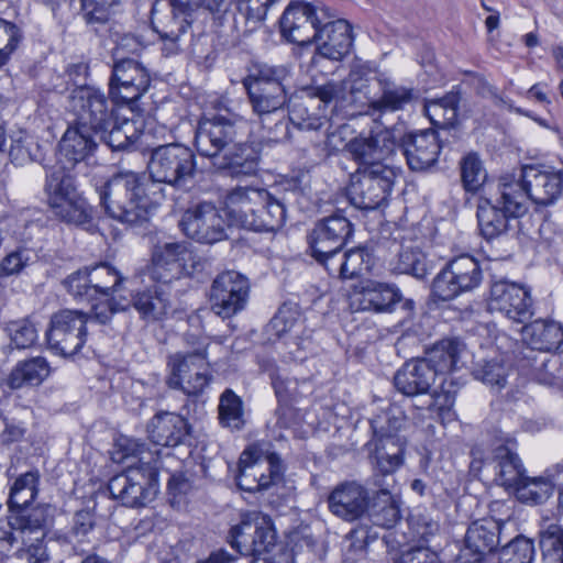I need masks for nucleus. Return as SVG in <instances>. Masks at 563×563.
Returning a JSON list of instances; mask_svg holds the SVG:
<instances>
[{
    "label": "nucleus",
    "instance_id": "64",
    "mask_svg": "<svg viewBox=\"0 0 563 563\" xmlns=\"http://www.w3.org/2000/svg\"><path fill=\"white\" fill-rule=\"evenodd\" d=\"M21 40L19 27L0 19V67L3 66Z\"/></svg>",
    "mask_w": 563,
    "mask_h": 563
},
{
    "label": "nucleus",
    "instance_id": "43",
    "mask_svg": "<svg viewBox=\"0 0 563 563\" xmlns=\"http://www.w3.org/2000/svg\"><path fill=\"white\" fill-rule=\"evenodd\" d=\"M96 135L112 151H125L136 143L140 131L134 121L117 117L110 128H106L104 132H97Z\"/></svg>",
    "mask_w": 563,
    "mask_h": 563
},
{
    "label": "nucleus",
    "instance_id": "8",
    "mask_svg": "<svg viewBox=\"0 0 563 563\" xmlns=\"http://www.w3.org/2000/svg\"><path fill=\"white\" fill-rule=\"evenodd\" d=\"M283 475L284 465L277 453L252 445L240 456L236 484L245 492H261L279 483Z\"/></svg>",
    "mask_w": 563,
    "mask_h": 563
},
{
    "label": "nucleus",
    "instance_id": "45",
    "mask_svg": "<svg viewBox=\"0 0 563 563\" xmlns=\"http://www.w3.org/2000/svg\"><path fill=\"white\" fill-rule=\"evenodd\" d=\"M41 473L32 468L15 477L10 486L8 508L31 506L40 493Z\"/></svg>",
    "mask_w": 563,
    "mask_h": 563
},
{
    "label": "nucleus",
    "instance_id": "13",
    "mask_svg": "<svg viewBox=\"0 0 563 563\" xmlns=\"http://www.w3.org/2000/svg\"><path fill=\"white\" fill-rule=\"evenodd\" d=\"M70 106L77 113L76 123L97 132L110 128L113 119L117 118V109L111 98L109 99L104 92L93 86L80 85L70 93Z\"/></svg>",
    "mask_w": 563,
    "mask_h": 563
},
{
    "label": "nucleus",
    "instance_id": "17",
    "mask_svg": "<svg viewBox=\"0 0 563 563\" xmlns=\"http://www.w3.org/2000/svg\"><path fill=\"white\" fill-rule=\"evenodd\" d=\"M369 79L358 68L351 69L349 76L342 81H329L317 87V93L325 104L338 108H355L367 104L374 99L369 96Z\"/></svg>",
    "mask_w": 563,
    "mask_h": 563
},
{
    "label": "nucleus",
    "instance_id": "34",
    "mask_svg": "<svg viewBox=\"0 0 563 563\" xmlns=\"http://www.w3.org/2000/svg\"><path fill=\"white\" fill-rule=\"evenodd\" d=\"M49 372V364L42 356L21 361L5 378L0 379V388L4 395H10L26 386H38L48 377Z\"/></svg>",
    "mask_w": 563,
    "mask_h": 563
},
{
    "label": "nucleus",
    "instance_id": "51",
    "mask_svg": "<svg viewBox=\"0 0 563 563\" xmlns=\"http://www.w3.org/2000/svg\"><path fill=\"white\" fill-rule=\"evenodd\" d=\"M253 533H256V521L253 518V511L244 514L239 525L230 530V544L239 553L245 556L257 559L255 554V543Z\"/></svg>",
    "mask_w": 563,
    "mask_h": 563
},
{
    "label": "nucleus",
    "instance_id": "6",
    "mask_svg": "<svg viewBox=\"0 0 563 563\" xmlns=\"http://www.w3.org/2000/svg\"><path fill=\"white\" fill-rule=\"evenodd\" d=\"M497 189L498 196L495 199H478L476 216L481 233L486 240L505 234L510 219L519 218L528 210L525 195L517 184L504 183L500 179Z\"/></svg>",
    "mask_w": 563,
    "mask_h": 563
},
{
    "label": "nucleus",
    "instance_id": "48",
    "mask_svg": "<svg viewBox=\"0 0 563 563\" xmlns=\"http://www.w3.org/2000/svg\"><path fill=\"white\" fill-rule=\"evenodd\" d=\"M510 367L504 356L498 355L483 360L476 364L473 375L493 389L500 390L507 384Z\"/></svg>",
    "mask_w": 563,
    "mask_h": 563
},
{
    "label": "nucleus",
    "instance_id": "31",
    "mask_svg": "<svg viewBox=\"0 0 563 563\" xmlns=\"http://www.w3.org/2000/svg\"><path fill=\"white\" fill-rule=\"evenodd\" d=\"M435 375L421 358L406 362L394 376V386L407 397L429 394L435 382Z\"/></svg>",
    "mask_w": 563,
    "mask_h": 563
},
{
    "label": "nucleus",
    "instance_id": "59",
    "mask_svg": "<svg viewBox=\"0 0 563 563\" xmlns=\"http://www.w3.org/2000/svg\"><path fill=\"white\" fill-rule=\"evenodd\" d=\"M254 521H256V533H253L255 543L256 558H261L262 554L268 553L276 543V532L273 527L269 517L253 511Z\"/></svg>",
    "mask_w": 563,
    "mask_h": 563
},
{
    "label": "nucleus",
    "instance_id": "18",
    "mask_svg": "<svg viewBox=\"0 0 563 563\" xmlns=\"http://www.w3.org/2000/svg\"><path fill=\"white\" fill-rule=\"evenodd\" d=\"M397 148V135L393 129L371 130L368 135L360 134L345 144V152L358 167L385 165L384 159Z\"/></svg>",
    "mask_w": 563,
    "mask_h": 563
},
{
    "label": "nucleus",
    "instance_id": "44",
    "mask_svg": "<svg viewBox=\"0 0 563 563\" xmlns=\"http://www.w3.org/2000/svg\"><path fill=\"white\" fill-rule=\"evenodd\" d=\"M218 421L222 428L232 432L245 427L244 402L231 388H225L219 397Z\"/></svg>",
    "mask_w": 563,
    "mask_h": 563
},
{
    "label": "nucleus",
    "instance_id": "26",
    "mask_svg": "<svg viewBox=\"0 0 563 563\" xmlns=\"http://www.w3.org/2000/svg\"><path fill=\"white\" fill-rule=\"evenodd\" d=\"M368 492L356 482H345L338 485L328 497L330 511L345 520L360 519L368 508Z\"/></svg>",
    "mask_w": 563,
    "mask_h": 563
},
{
    "label": "nucleus",
    "instance_id": "55",
    "mask_svg": "<svg viewBox=\"0 0 563 563\" xmlns=\"http://www.w3.org/2000/svg\"><path fill=\"white\" fill-rule=\"evenodd\" d=\"M80 9L78 14L87 25H104L109 22L113 8L120 0H79Z\"/></svg>",
    "mask_w": 563,
    "mask_h": 563
},
{
    "label": "nucleus",
    "instance_id": "37",
    "mask_svg": "<svg viewBox=\"0 0 563 563\" xmlns=\"http://www.w3.org/2000/svg\"><path fill=\"white\" fill-rule=\"evenodd\" d=\"M522 340L541 352H556L563 345V327L552 320H534L522 327Z\"/></svg>",
    "mask_w": 563,
    "mask_h": 563
},
{
    "label": "nucleus",
    "instance_id": "52",
    "mask_svg": "<svg viewBox=\"0 0 563 563\" xmlns=\"http://www.w3.org/2000/svg\"><path fill=\"white\" fill-rule=\"evenodd\" d=\"M394 271L398 274H407L423 279L428 275L426 254L413 246H401Z\"/></svg>",
    "mask_w": 563,
    "mask_h": 563
},
{
    "label": "nucleus",
    "instance_id": "19",
    "mask_svg": "<svg viewBox=\"0 0 563 563\" xmlns=\"http://www.w3.org/2000/svg\"><path fill=\"white\" fill-rule=\"evenodd\" d=\"M488 308L492 312H499L515 323H525L533 314L529 291L506 279L492 284Z\"/></svg>",
    "mask_w": 563,
    "mask_h": 563
},
{
    "label": "nucleus",
    "instance_id": "12",
    "mask_svg": "<svg viewBox=\"0 0 563 563\" xmlns=\"http://www.w3.org/2000/svg\"><path fill=\"white\" fill-rule=\"evenodd\" d=\"M501 180L519 186L525 195V206L528 199L538 206H550L563 192V170L549 165H525L519 179L505 176Z\"/></svg>",
    "mask_w": 563,
    "mask_h": 563
},
{
    "label": "nucleus",
    "instance_id": "40",
    "mask_svg": "<svg viewBox=\"0 0 563 563\" xmlns=\"http://www.w3.org/2000/svg\"><path fill=\"white\" fill-rule=\"evenodd\" d=\"M463 347L464 344L459 338H445L434 343L421 360L432 368L437 377L456 367Z\"/></svg>",
    "mask_w": 563,
    "mask_h": 563
},
{
    "label": "nucleus",
    "instance_id": "15",
    "mask_svg": "<svg viewBox=\"0 0 563 563\" xmlns=\"http://www.w3.org/2000/svg\"><path fill=\"white\" fill-rule=\"evenodd\" d=\"M228 223L221 211L211 202H199L183 214L179 227L191 240L213 244L227 239Z\"/></svg>",
    "mask_w": 563,
    "mask_h": 563
},
{
    "label": "nucleus",
    "instance_id": "7",
    "mask_svg": "<svg viewBox=\"0 0 563 563\" xmlns=\"http://www.w3.org/2000/svg\"><path fill=\"white\" fill-rule=\"evenodd\" d=\"M395 178V172L388 165L357 167L347 187L350 202L362 210L379 208L390 196Z\"/></svg>",
    "mask_w": 563,
    "mask_h": 563
},
{
    "label": "nucleus",
    "instance_id": "61",
    "mask_svg": "<svg viewBox=\"0 0 563 563\" xmlns=\"http://www.w3.org/2000/svg\"><path fill=\"white\" fill-rule=\"evenodd\" d=\"M276 397L280 402L296 401L310 389V384L302 380L300 384L296 378L282 377L276 375L272 379Z\"/></svg>",
    "mask_w": 563,
    "mask_h": 563
},
{
    "label": "nucleus",
    "instance_id": "54",
    "mask_svg": "<svg viewBox=\"0 0 563 563\" xmlns=\"http://www.w3.org/2000/svg\"><path fill=\"white\" fill-rule=\"evenodd\" d=\"M461 180L464 189L476 192L485 183L487 173L476 153H468L460 162Z\"/></svg>",
    "mask_w": 563,
    "mask_h": 563
},
{
    "label": "nucleus",
    "instance_id": "10",
    "mask_svg": "<svg viewBox=\"0 0 563 563\" xmlns=\"http://www.w3.org/2000/svg\"><path fill=\"white\" fill-rule=\"evenodd\" d=\"M89 314L80 310L63 309L52 314L45 332L48 349L64 357L76 355L87 341Z\"/></svg>",
    "mask_w": 563,
    "mask_h": 563
},
{
    "label": "nucleus",
    "instance_id": "20",
    "mask_svg": "<svg viewBox=\"0 0 563 563\" xmlns=\"http://www.w3.org/2000/svg\"><path fill=\"white\" fill-rule=\"evenodd\" d=\"M397 148L412 172H427L433 167L441 152L438 133L433 129L410 131L397 136Z\"/></svg>",
    "mask_w": 563,
    "mask_h": 563
},
{
    "label": "nucleus",
    "instance_id": "14",
    "mask_svg": "<svg viewBox=\"0 0 563 563\" xmlns=\"http://www.w3.org/2000/svg\"><path fill=\"white\" fill-rule=\"evenodd\" d=\"M250 296L249 279L235 272L219 274L209 292L211 310L219 317L231 318L245 309Z\"/></svg>",
    "mask_w": 563,
    "mask_h": 563
},
{
    "label": "nucleus",
    "instance_id": "27",
    "mask_svg": "<svg viewBox=\"0 0 563 563\" xmlns=\"http://www.w3.org/2000/svg\"><path fill=\"white\" fill-rule=\"evenodd\" d=\"M92 131L75 123L68 126L59 142L58 163L68 168L86 162L98 148Z\"/></svg>",
    "mask_w": 563,
    "mask_h": 563
},
{
    "label": "nucleus",
    "instance_id": "50",
    "mask_svg": "<svg viewBox=\"0 0 563 563\" xmlns=\"http://www.w3.org/2000/svg\"><path fill=\"white\" fill-rule=\"evenodd\" d=\"M379 489L377 490V498L380 504L368 505L366 511L373 525L382 528H393L400 518L399 508L395 505L390 492L377 484Z\"/></svg>",
    "mask_w": 563,
    "mask_h": 563
},
{
    "label": "nucleus",
    "instance_id": "36",
    "mask_svg": "<svg viewBox=\"0 0 563 563\" xmlns=\"http://www.w3.org/2000/svg\"><path fill=\"white\" fill-rule=\"evenodd\" d=\"M377 84L380 96L369 103L372 114L404 110L418 98V91L415 88L398 85L388 78L378 77Z\"/></svg>",
    "mask_w": 563,
    "mask_h": 563
},
{
    "label": "nucleus",
    "instance_id": "22",
    "mask_svg": "<svg viewBox=\"0 0 563 563\" xmlns=\"http://www.w3.org/2000/svg\"><path fill=\"white\" fill-rule=\"evenodd\" d=\"M236 139L235 123L223 117L203 118L195 132V146L201 156L214 162Z\"/></svg>",
    "mask_w": 563,
    "mask_h": 563
},
{
    "label": "nucleus",
    "instance_id": "38",
    "mask_svg": "<svg viewBox=\"0 0 563 563\" xmlns=\"http://www.w3.org/2000/svg\"><path fill=\"white\" fill-rule=\"evenodd\" d=\"M132 306L146 322L162 320L170 309L169 294L163 286H152L132 296Z\"/></svg>",
    "mask_w": 563,
    "mask_h": 563
},
{
    "label": "nucleus",
    "instance_id": "58",
    "mask_svg": "<svg viewBox=\"0 0 563 563\" xmlns=\"http://www.w3.org/2000/svg\"><path fill=\"white\" fill-rule=\"evenodd\" d=\"M302 317L297 306L283 305L269 322V327L278 338L302 327Z\"/></svg>",
    "mask_w": 563,
    "mask_h": 563
},
{
    "label": "nucleus",
    "instance_id": "63",
    "mask_svg": "<svg viewBox=\"0 0 563 563\" xmlns=\"http://www.w3.org/2000/svg\"><path fill=\"white\" fill-rule=\"evenodd\" d=\"M89 279V269L88 267H84L70 274L63 282V284L67 289L68 294L71 295L75 299L87 300L88 302H92L96 299Z\"/></svg>",
    "mask_w": 563,
    "mask_h": 563
},
{
    "label": "nucleus",
    "instance_id": "28",
    "mask_svg": "<svg viewBox=\"0 0 563 563\" xmlns=\"http://www.w3.org/2000/svg\"><path fill=\"white\" fill-rule=\"evenodd\" d=\"M189 431L190 426L187 419L169 411L157 412L146 426L150 441L165 448H175L181 444Z\"/></svg>",
    "mask_w": 563,
    "mask_h": 563
},
{
    "label": "nucleus",
    "instance_id": "33",
    "mask_svg": "<svg viewBox=\"0 0 563 563\" xmlns=\"http://www.w3.org/2000/svg\"><path fill=\"white\" fill-rule=\"evenodd\" d=\"M328 106L317 93L316 87L312 95L290 100L289 121L299 130H319L328 123Z\"/></svg>",
    "mask_w": 563,
    "mask_h": 563
},
{
    "label": "nucleus",
    "instance_id": "32",
    "mask_svg": "<svg viewBox=\"0 0 563 563\" xmlns=\"http://www.w3.org/2000/svg\"><path fill=\"white\" fill-rule=\"evenodd\" d=\"M224 154L212 162L219 172L231 177L251 176L257 172L260 153L249 143H233Z\"/></svg>",
    "mask_w": 563,
    "mask_h": 563
},
{
    "label": "nucleus",
    "instance_id": "29",
    "mask_svg": "<svg viewBox=\"0 0 563 563\" xmlns=\"http://www.w3.org/2000/svg\"><path fill=\"white\" fill-rule=\"evenodd\" d=\"M8 510L13 515L15 530L20 533L21 542H29L34 538H46L47 529L54 520L51 505L37 504L8 508Z\"/></svg>",
    "mask_w": 563,
    "mask_h": 563
},
{
    "label": "nucleus",
    "instance_id": "3",
    "mask_svg": "<svg viewBox=\"0 0 563 563\" xmlns=\"http://www.w3.org/2000/svg\"><path fill=\"white\" fill-rule=\"evenodd\" d=\"M139 465L129 466L123 473L114 475L108 483L113 499L126 507H144L152 501L157 492L159 450H145L144 443H135Z\"/></svg>",
    "mask_w": 563,
    "mask_h": 563
},
{
    "label": "nucleus",
    "instance_id": "4",
    "mask_svg": "<svg viewBox=\"0 0 563 563\" xmlns=\"http://www.w3.org/2000/svg\"><path fill=\"white\" fill-rule=\"evenodd\" d=\"M407 419L396 406H388L369 420L375 444L374 457L383 475L395 473L404 464L407 439L401 433Z\"/></svg>",
    "mask_w": 563,
    "mask_h": 563
},
{
    "label": "nucleus",
    "instance_id": "9",
    "mask_svg": "<svg viewBox=\"0 0 563 563\" xmlns=\"http://www.w3.org/2000/svg\"><path fill=\"white\" fill-rule=\"evenodd\" d=\"M169 376L167 385L188 397H199L212 380L205 350L175 353L167 361Z\"/></svg>",
    "mask_w": 563,
    "mask_h": 563
},
{
    "label": "nucleus",
    "instance_id": "53",
    "mask_svg": "<svg viewBox=\"0 0 563 563\" xmlns=\"http://www.w3.org/2000/svg\"><path fill=\"white\" fill-rule=\"evenodd\" d=\"M514 492L521 503L539 505L552 495L553 486L550 481L543 477H529L526 475L522 483Z\"/></svg>",
    "mask_w": 563,
    "mask_h": 563
},
{
    "label": "nucleus",
    "instance_id": "47",
    "mask_svg": "<svg viewBox=\"0 0 563 563\" xmlns=\"http://www.w3.org/2000/svg\"><path fill=\"white\" fill-rule=\"evenodd\" d=\"M95 299L111 298L112 295L122 289L125 278L113 266L108 263H100L88 267Z\"/></svg>",
    "mask_w": 563,
    "mask_h": 563
},
{
    "label": "nucleus",
    "instance_id": "11",
    "mask_svg": "<svg viewBox=\"0 0 563 563\" xmlns=\"http://www.w3.org/2000/svg\"><path fill=\"white\" fill-rule=\"evenodd\" d=\"M483 279L479 262L470 254H462L449 261L432 283V295L449 301L459 295L478 287Z\"/></svg>",
    "mask_w": 563,
    "mask_h": 563
},
{
    "label": "nucleus",
    "instance_id": "5",
    "mask_svg": "<svg viewBox=\"0 0 563 563\" xmlns=\"http://www.w3.org/2000/svg\"><path fill=\"white\" fill-rule=\"evenodd\" d=\"M289 76L283 65L260 63L253 65L242 80L252 111L257 118H271L287 102L284 81Z\"/></svg>",
    "mask_w": 563,
    "mask_h": 563
},
{
    "label": "nucleus",
    "instance_id": "62",
    "mask_svg": "<svg viewBox=\"0 0 563 563\" xmlns=\"http://www.w3.org/2000/svg\"><path fill=\"white\" fill-rule=\"evenodd\" d=\"M264 130L263 137L268 142L279 143L290 139L289 117L284 115L283 110L277 111L271 118H258Z\"/></svg>",
    "mask_w": 563,
    "mask_h": 563
},
{
    "label": "nucleus",
    "instance_id": "39",
    "mask_svg": "<svg viewBox=\"0 0 563 563\" xmlns=\"http://www.w3.org/2000/svg\"><path fill=\"white\" fill-rule=\"evenodd\" d=\"M153 263L157 267H170L176 274H192L198 271L196 255L185 243L170 242L155 247Z\"/></svg>",
    "mask_w": 563,
    "mask_h": 563
},
{
    "label": "nucleus",
    "instance_id": "60",
    "mask_svg": "<svg viewBox=\"0 0 563 563\" xmlns=\"http://www.w3.org/2000/svg\"><path fill=\"white\" fill-rule=\"evenodd\" d=\"M372 257L364 247L351 249L343 253V279H352L368 272Z\"/></svg>",
    "mask_w": 563,
    "mask_h": 563
},
{
    "label": "nucleus",
    "instance_id": "24",
    "mask_svg": "<svg viewBox=\"0 0 563 563\" xmlns=\"http://www.w3.org/2000/svg\"><path fill=\"white\" fill-rule=\"evenodd\" d=\"M321 21L309 3L289 5L283 13L279 26L282 35L291 43L307 45L314 41Z\"/></svg>",
    "mask_w": 563,
    "mask_h": 563
},
{
    "label": "nucleus",
    "instance_id": "56",
    "mask_svg": "<svg viewBox=\"0 0 563 563\" xmlns=\"http://www.w3.org/2000/svg\"><path fill=\"white\" fill-rule=\"evenodd\" d=\"M7 332L10 336V344L18 350L32 347L38 339L37 323L31 318L9 322Z\"/></svg>",
    "mask_w": 563,
    "mask_h": 563
},
{
    "label": "nucleus",
    "instance_id": "16",
    "mask_svg": "<svg viewBox=\"0 0 563 563\" xmlns=\"http://www.w3.org/2000/svg\"><path fill=\"white\" fill-rule=\"evenodd\" d=\"M150 86V74L137 60L123 58L113 64L109 79V97L114 102L132 106L148 90Z\"/></svg>",
    "mask_w": 563,
    "mask_h": 563
},
{
    "label": "nucleus",
    "instance_id": "25",
    "mask_svg": "<svg viewBox=\"0 0 563 563\" xmlns=\"http://www.w3.org/2000/svg\"><path fill=\"white\" fill-rule=\"evenodd\" d=\"M499 544V527L494 521L473 522L465 534L464 547L455 563H484Z\"/></svg>",
    "mask_w": 563,
    "mask_h": 563
},
{
    "label": "nucleus",
    "instance_id": "46",
    "mask_svg": "<svg viewBox=\"0 0 563 563\" xmlns=\"http://www.w3.org/2000/svg\"><path fill=\"white\" fill-rule=\"evenodd\" d=\"M52 212L60 221L77 227H85L92 221V208L78 190L59 201Z\"/></svg>",
    "mask_w": 563,
    "mask_h": 563
},
{
    "label": "nucleus",
    "instance_id": "41",
    "mask_svg": "<svg viewBox=\"0 0 563 563\" xmlns=\"http://www.w3.org/2000/svg\"><path fill=\"white\" fill-rule=\"evenodd\" d=\"M68 169V167L58 165L46 170L44 194L51 210L58 206L59 201L78 190Z\"/></svg>",
    "mask_w": 563,
    "mask_h": 563
},
{
    "label": "nucleus",
    "instance_id": "23",
    "mask_svg": "<svg viewBox=\"0 0 563 563\" xmlns=\"http://www.w3.org/2000/svg\"><path fill=\"white\" fill-rule=\"evenodd\" d=\"M353 224L338 210L316 222L307 236L311 254H327L332 250H342L353 235Z\"/></svg>",
    "mask_w": 563,
    "mask_h": 563
},
{
    "label": "nucleus",
    "instance_id": "35",
    "mask_svg": "<svg viewBox=\"0 0 563 563\" xmlns=\"http://www.w3.org/2000/svg\"><path fill=\"white\" fill-rule=\"evenodd\" d=\"M495 482L506 489H515L522 483L526 476V468L521 459L515 451V443L499 445L494 451Z\"/></svg>",
    "mask_w": 563,
    "mask_h": 563
},
{
    "label": "nucleus",
    "instance_id": "1",
    "mask_svg": "<svg viewBox=\"0 0 563 563\" xmlns=\"http://www.w3.org/2000/svg\"><path fill=\"white\" fill-rule=\"evenodd\" d=\"M148 175L132 170L114 174L100 189V203L112 219L134 225L147 221L148 207L165 198V187L185 188L197 175L194 151L181 143L151 150Z\"/></svg>",
    "mask_w": 563,
    "mask_h": 563
},
{
    "label": "nucleus",
    "instance_id": "30",
    "mask_svg": "<svg viewBox=\"0 0 563 563\" xmlns=\"http://www.w3.org/2000/svg\"><path fill=\"white\" fill-rule=\"evenodd\" d=\"M402 300L400 290L389 284L371 283L351 297V307L356 311L390 312Z\"/></svg>",
    "mask_w": 563,
    "mask_h": 563
},
{
    "label": "nucleus",
    "instance_id": "49",
    "mask_svg": "<svg viewBox=\"0 0 563 563\" xmlns=\"http://www.w3.org/2000/svg\"><path fill=\"white\" fill-rule=\"evenodd\" d=\"M539 544L543 559L558 563L563 558V527L544 520L539 530Z\"/></svg>",
    "mask_w": 563,
    "mask_h": 563
},
{
    "label": "nucleus",
    "instance_id": "42",
    "mask_svg": "<svg viewBox=\"0 0 563 563\" xmlns=\"http://www.w3.org/2000/svg\"><path fill=\"white\" fill-rule=\"evenodd\" d=\"M460 100V95L451 91L442 98L426 101L424 113L434 128H453L457 122Z\"/></svg>",
    "mask_w": 563,
    "mask_h": 563
},
{
    "label": "nucleus",
    "instance_id": "57",
    "mask_svg": "<svg viewBox=\"0 0 563 563\" xmlns=\"http://www.w3.org/2000/svg\"><path fill=\"white\" fill-rule=\"evenodd\" d=\"M536 554L531 539L518 536L499 551V563H532Z\"/></svg>",
    "mask_w": 563,
    "mask_h": 563
},
{
    "label": "nucleus",
    "instance_id": "21",
    "mask_svg": "<svg viewBox=\"0 0 563 563\" xmlns=\"http://www.w3.org/2000/svg\"><path fill=\"white\" fill-rule=\"evenodd\" d=\"M314 42L317 48L310 60L311 67H319L323 59L341 62L353 46L352 26L343 19L327 22L320 25Z\"/></svg>",
    "mask_w": 563,
    "mask_h": 563
},
{
    "label": "nucleus",
    "instance_id": "2",
    "mask_svg": "<svg viewBox=\"0 0 563 563\" xmlns=\"http://www.w3.org/2000/svg\"><path fill=\"white\" fill-rule=\"evenodd\" d=\"M302 195L298 179H285L267 188L236 187L225 198L227 217L231 225L255 232L280 229L287 206Z\"/></svg>",
    "mask_w": 563,
    "mask_h": 563
}]
</instances>
